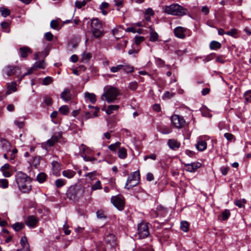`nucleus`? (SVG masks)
<instances>
[{
	"instance_id": "f8f14e48",
	"label": "nucleus",
	"mask_w": 251,
	"mask_h": 251,
	"mask_svg": "<svg viewBox=\"0 0 251 251\" xmlns=\"http://www.w3.org/2000/svg\"><path fill=\"white\" fill-rule=\"evenodd\" d=\"M39 222V219L33 215H30L27 217L25 223L29 227L34 228L36 227Z\"/></svg>"
},
{
	"instance_id": "f704fd0d",
	"label": "nucleus",
	"mask_w": 251,
	"mask_h": 251,
	"mask_svg": "<svg viewBox=\"0 0 251 251\" xmlns=\"http://www.w3.org/2000/svg\"><path fill=\"white\" fill-rule=\"evenodd\" d=\"M91 0H83L82 1L76 0L75 2V6L78 9L81 8L83 6H85L88 1Z\"/></svg>"
},
{
	"instance_id": "37998d69",
	"label": "nucleus",
	"mask_w": 251,
	"mask_h": 251,
	"mask_svg": "<svg viewBox=\"0 0 251 251\" xmlns=\"http://www.w3.org/2000/svg\"><path fill=\"white\" fill-rule=\"evenodd\" d=\"M82 157L85 161H90L92 163H94L96 160V158L94 157H91L89 156H87L86 154H83L82 155Z\"/></svg>"
},
{
	"instance_id": "79ce46f5",
	"label": "nucleus",
	"mask_w": 251,
	"mask_h": 251,
	"mask_svg": "<svg viewBox=\"0 0 251 251\" xmlns=\"http://www.w3.org/2000/svg\"><path fill=\"white\" fill-rule=\"evenodd\" d=\"M123 67L122 70L127 73H131L133 71V67L129 65H123Z\"/></svg>"
},
{
	"instance_id": "0eeeda50",
	"label": "nucleus",
	"mask_w": 251,
	"mask_h": 251,
	"mask_svg": "<svg viewBox=\"0 0 251 251\" xmlns=\"http://www.w3.org/2000/svg\"><path fill=\"white\" fill-rule=\"evenodd\" d=\"M110 201L113 205L119 210L122 211L124 210L125 206V200L123 196L118 195L112 196Z\"/></svg>"
},
{
	"instance_id": "de8ad7c7",
	"label": "nucleus",
	"mask_w": 251,
	"mask_h": 251,
	"mask_svg": "<svg viewBox=\"0 0 251 251\" xmlns=\"http://www.w3.org/2000/svg\"><path fill=\"white\" fill-rule=\"evenodd\" d=\"M0 11L1 12V15L4 17H7L10 14V11L9 9L3 7L0 8Z\"/></svg>"
},
{
	"instance_id": "ddd939ff",
	"label": "nucleus",
	"mask_w": 251,
	"mask_h": 251,
	"mask_svg": "<svg viewBox=\"0 0 251 251\" xmlns=\"http://www.w3.org/2000/svg\"><path fill=\"white\" fill-rule=\"evenodd\" d=\"M187 29L182 26H177L174 29V33L176 37L180 39H184L186 37Z\"/></svg>"
},
{
	"instance_id": "680f3d73",
	"label": "nucleus",
	"mask_w": 251,
	"mask_h": 251,
	"mask_svg": "<svg viewBox=\"0 0 251 251\" xmlns=\"http://www.w3.org/2000/svg\"><path fill=\"white\" fill-rule=\"evenodd\" d=\"M229 168L228 167H222L220 168V171L222 174V175L225 176L226 175L228 171H229Z\"/></svg>"
},
{
	"instance_id": "aec40b11",
	"label": "nucleus",
	"mask_w": 251,
	"mask_h": 251,
	"mask_svg": "<svg viewBox=\"0 0 251 251\" xmlns=\"http://www.w3.org/2000/svg\"><path fill=\"white\" fill-rule=\"evenodd\" d=\"M149 33L150 35V40L151 42H155L158 40L159 35L151 26L149 27Z\"/></svg>"
},
{
	"instance_id": "774afa93",
	"label": "nucleus",
	"mask_w": 251,
	"mask_h": 251,
	"mask_svg": "<svg viewBox=\"0 0 251 251\" xmlns=\"http://www.w3.org/2000/svg\"><path fill=\"white\" fill-rule=\"evenodd\" d=\"M201 11L204 15H207L209 12V9L206 6H204L201 8Z\"/></svg>"
},
{
	"instance_id": "393cba45",
	"label": "nucleus",
	"mask_w": 251,
	"mask_h": 251,
	"mask_svg": "<svg viewBox=\"0 0 251 251\" xmlns=\"http://www.w3.org/2000/svg\"><path fill=\"white\" fill-rule=\"evenodd\" d=\"M47 175L43 172L40 173L36 177V180L40 183H43L47 179Z\"/></svg>"
},
{
	"instance_id": "58836bf2",
	"label": "nucleus",
	"mask_w": 251,
	"mask_h": 251,
	"mask_svg": "<svg viewBox=\"0 0 251 251\" xmlns=\"http://www.w3.org/2000/svg\"><path fill=\"white\" fill-rule=\"evenodd\" d=\"M46 67L45 63L44 60H42V61H40L39 62H36L33 66V68H35V69L37 68H41V69H45Z\"/></svg>"
},
{
	"instance_id": "a211bd4d",
	"label": "nucleus",
	"mask_w": 251,
	"mask_h": 251,
	"mask_svg": "<svg viewBox=\"0 0 251 251\" xmlns=\"http://www.w3.org/2000/svg\"><path fill=\"white\" fill-rule=\"evenodd\" d=\"M60 98L65 101H70L72 99L70 89L66 88L60 94Z\"/></svg>"
},
{
	"instance_id": "2eb2a0df",
	"label": "nucleus",
	"mask_w": 251,
	"mask_h": 251,
	"mask_svg": "<svg viewBox=\"0 0 251 251\" xmlns=\"http://www.w3.org/2000/svg\"><path fill=\"white\" fill-rule=\"evenodd\" d=\"M168 212V210L166 208L162 206H158L156 208V210L152 211L151 212V214L152 215H155V216L157 217L159 215H160L161 216L164 217L166 213Z\"/></svg>"
},
{
	"instance_id": "6e6d98bb",
	"label": "nucleus",
	"mask_w": 251,
	"mask_h": 251,
	"mask_svg": "<svg viewBox=\"0 0 251 251\" xmlns=\"http://www.w3.org/2000/svg\"><path fill=\"white\" fill-rule=\"evenodd\" d=\"M134 39L135 43L137 45H139L144 40V37L140 36H136Z\"/></svg>"
},
{
	"instance_id": "49530a36",
	"label": "nucleus",
	"mask_w": 251,
	"mask_h": 251,
	"mask_svg": "<svg viewBox=\"0 0 251 251\" xmlns=\"http://www.w3.org/2000/svg\"><path fill=\"white\" fill-rule=\"evenodd\" d=\"M101 182L100 180L97 181L95 184H94L92 187L91 189L93 191H95L98 189H101Z\"/></svg>"
},
{
	"instance_id": "c756f323",
	"label": "nucleus",
	"mask_w": 251,
	"mask_h": 251,
	"mask_svg": "<svg viewBox=\"0 0 251 251\" xmlns=\"http://www.w3.org/2000/svg\"><path fill=\"white\" fill-rule=\"evenodd\" d=\"M25 227V225L21 223H16L12 225V227L16 231H19Z\"/></svg>"
},
{
	"instance_id": "4be33fe9",
	"label": "nucleus",
	"mask_w": 251,
	"mask_h": 251,
	"mask_svg": "<svg viewBox=\"0 0 251 251\" xmlns=\"http://www.w3.org/2000/svg\"><path fill=\"white\" fill-rule=\"evenodd\" d=\"M117 155L120 159H125L127 156L126 149L124 147H120L118 151Z\"/></svg>"
},
{
	"instance_id": "c9c22d12",
	"label": "nucleus",
	"mask_w": 251,
	"mask_h": 251,
	"mask_svg": "<svg viewBox=\"0 0 251 251\" xmlns=\"http://www.w3.org/2000/svg\"><path fill=\"white\" fill-rule=\"evenodd\" d=\"M20 244L22 248H27L29 249V246L27 242V238L25 236H23L21 238L20 240Z\"/></svg>"
},
{
	"instance_id": "a18cd8bd",
	"label": "nucleus",
	"mask_w": 251,
	"mask_h": 251,
	"mask_svg": "<svg viewBox=\"0 0 251 251\" xmlns=\"http://www.w3.org/2000/svg\"><path fill=\"white\" fill-rule=\"evenodd\" d=\"M244 97L247 102L251 101V90L246 91L244 94Z\"/></svg>"
},
{
	"instance_id": "2f4dec72",
	"label": "nucleus",
	"mask_w": 251,
	"mask_h": 251,
	"mask_svg": "<svg viewBox=\"0 0 251 251\" xmlns=\"http://www.w3.org/2000/svg\"><path fill=\"white\" fill-rule=\"evenodd\" d=\"M79 150H80V155L82 157V155L83 154H88L90 150L88 148H87L86 146H85L83 144H81L80 146L79 147Z\"/></svg>"
},
{
	"instance_id": "423d86ee",
	"label": "nucleus",
	"mask_w": 251,
	"mask_h": 251,
	"mask_svg": "<svg viewBox=\"0 0 251 251\" xmlns=\"http://www.w3.org/2000/svg\"><path fill=\"white\" fill-rule=\"evenodd\" d=\"M140 173L139 171H136L131 173L128 176L126 181L125 187L127 189L136 186L139 183Z\"/></svg>"
},
{
	"instance_id": "ea45409f",
	"label": "nucleus",
	"mask_w": 251,
	"mask_h": 251,
	"mask_svg": "<svg viewBox=\"0 0 251 251\" xmlns=\"http://www.w3.org/2000/svg\"><path fill=\"white\" fill-rule=\"evenodd\" d=\"M246 202V201L245 199L237 200L234 201V204L239 208L244 207Z\"/></svg>"
},
{
	"instance_id": "cd10ccee",
	"label": "nucleus",
	"mask_w": 251,
	"mask_h": 251,
	"mask_svg": "<svg viewBox=\"0 0 251 251\" xmlns=\"http://www.w3.org/2000/svg\"><path fill=\"white\" fill-rule=\"evenodd\" d=\"M91 57H92V54L90 53L83 52L81 54V61L83 62H88L90 60Z\"/></svg>"
},
{
	"instance_id": "338daca9",
	"label": "nucleus",
	"mask_w": 251,
	"mask_h": 251,
	"mask_svg": "<svg viewBox=\"0 0 251 251\" xmlns=\"http://www.w3.org/2000/svg\"><path fill=\"white\" fill-rule=\"evenodd\" d=\"M145 14L150 16H153L154 13L151 8H149L146 10Z\"/></svg>"
},
{
	"instance_id": "dca6fc26",
	"label": "nucleus",
	"mask_w": 251,
	"mask_h": 251,
	"mask_svg": "<svg viewBox=\"0 0 251 251\" xmlns=\"http://www.w3.org/2000/svg\"><path fill=\"white\" fill-rule=\"evenodd\" d=\"M201 164L199 162H193L191 164H187L185 165L186 170L190 172H194L195 171L201 168Z\"/></svg>"
},
{
	"instance_id": "f3484780",
	"label": "nucleus",
	"mask_w": 251,
	"mask_h": 251,
	"mask_svg": "<svg viewBox=\"0 0 251 251\" xmlns=\"http://www.w3.org/2000/svg\"><path fill=\"white\" fill-rule=\"evenodd\" d=\"M19 53L22 58H26L29 54L32 53V50L28 47L24 46L19 49Z\"/></svg>"
},
{
	"instance_id": "c03bdc74",
	"label": "nucleus",
	"mask_w": 251,
	"mask_h": 251,
	"mask_svg": "<svg viewBox=\"0 0 251 251\" xmlns=\"http://www.w3.org/2000/svg\"><path fill=\"white\" fill-rule=\"evenodd\" d=\"M237 30L236 28H232L230 30L226 32V34L231 36L234 38H237Z\"/></svg>"
},
{
	"instance_id": "5701e85b",
	"label": "nucleus",
	"mask_w": 251,
	"mask_h": 251,
	"mask_svg": "<svg viewBox=\"0 0 251 251\" xmlns=\"http://www.w3.org/2000/svg\"><path fill=\"white\" fill-rule=\"evenodd\" d=\"M196 148L200 151H203L206 149L207 143L205 141L200 140L195 145Z\"/></svg>"
},
{
	"instance_id": "7ed1b4c3",
	"label": "nucleus",
	"mask_w": 251,
	"mask_h": 251,
	"mask_svg": "<svg viewBox=\"0 0 251 251\" xmlns=\"http://www.w3.org/2000/svg\"><path fill=\"white\" fill-rule=\"evenodd\" d=\"M164 12L169 15L183 16L188 13V10L177 3L166 5L163 8Z\"/></svg>"
},
{
	"instance_id": "bf43d9fd",
	"label": "nucleus",
	"mask_w": 251,
	"mask_h": 251,
	"mask_svg": "<svg viewBox=\"0 0 251 251\" xmlns=\"http://www.w3.org/2000/svg\"><path fill=\"white\" fill-rule=\"evenodd\" d=\"M50 25L51 28L56 29L58 26V23L56 20H52L50 22Z\"/></svg>"
},
{
	"instance_id": "bb28decb",
	"label": "nucleus",
	"mask_w": 251,
	"mask_h": 251,
	"mask_svg": "<svg viewBox=\"0 0 251 251\" xmlns=\"http://www.w3.org/2000/svg\"><path fill=\"white\" fill-rule=\"evenodd\" d=\"M119 108L118 105H110L108 106L106 110V113L107 115H110L113 113L114 111H116Z\"/></svg>"
},
{
	"instance_id": "3c124183",
	"label": "nucleus",
	"mask_w": 251,
	"mask_h": 251,
	"mask_svg": "<svg viewBox=\"0 0 251 251\" xmlns=\"http://www.w3.org/2000/svg\"><path fill=\"white\" fill-rule=\"evenodd\" d=\"M138 87V83L134 81L131 82L129 84L128 88L132 91H135Z\"/></svg>"
},
{
	"instance_id": "f03ea898",
	"label": "nucleus",
	"mask_w": 251,
	"mask_h": 251,
	"mask_svg": "<svg viewBox=\"0 0 251 251\" xmlns=\"http://www.w3.org/2000/svg\"><path fill=\"white\" fill-rule=\"evenodd\" d=\"M85 22H87V24H90L91 30L95 38H100L104 35V31L102 28V24L98 18H94L91 22L88 19L85 18L83 20V24Z\"/></svg>"
},
{
	"instance_id": "473e14b6",
	"label": "nucleus",
	"mask_w": 251,
	"mask_h": 251,
	"mask_svg": "<svg viewBox=\"0 0 251 251\" xmlns=\"http://www.w3.org/2000/svg\"><path fill=\"white\" fill-rule=\"evenodd\" d=\"M180 228L184 232H187L189 229V224L186 221H182L180 224Z\"/></svg>"
},
{
	"instance_id": "9d476101",
	"label": "nucleus",
	"mask_w": 251,
	"mask_h": 251,
	"mask_svg": "<svg viewBox=\"0 0 251 251\" xmlns=\"http://www.w3.org/2000/svg\"><path fill=\"white\" fill-rule=\"evenodd\" d=\"M62 138V132L60 131L57 135H52L50 139L48 140L46 142V145L50 147H53L56 143H57L60 139Z\"/></svg>"
},
{
	"instance_id": "603ef678",
	"label": "nucleus",
	"mask_w": 251,
	"mask_h": 251,
	"mask_svg": "<svg viewBox=\"0 0 251 251\" xmlns=\"http://www.w3.org/2000/svg\"><path fill=\"white\" fill-rule=\"evenodd\" d=\"M0 186L3 188H6L8 186V181L6 179H1L0 180Z\"/></svg>"
},
{
	"instance_id": "20e7f679",
	"label": "nucleus",
	"mask_w": 251,
	"mask_h": 251,
	"mask_svg": "<svg viewBox=\"0 0 251 251\" xmlns=\"http://www.w3.org/2000/svg\"><path fill=\"white\" fill-rule=\"evenodd\" d=\"M84 187L80 185L71 186L67 190L66 195L67 197L74 201L78 200L83 196Z\"/></svg>"
},
{
	"instance_id": "e433bc0d",
	"label": "nucleus",
	"mask_w": 251,
	"mask_h": 251,
	"mask_svg": "<svg viewBox=\"0 0 251 251\" xmlns=\"http://www.w3.org/2000/svg\"><path fill=\"white\" fill-rule=\"evenodd\" d=\"M16 83L12 82L11 84L8 87V90L6 92V94H10L11 92H15L16 91Z\"/></svg>"
},
{
	"instance_id": "09e8293b",
	"label": "nucleus",
	"mask_w": 251,
	"mask_h": 251,
	"mask_svg": "<svg viewBox=\"0 0 251 251\" xmlns=\"http://www.w3.org/2000/svg\"><path fill=\"white\" fill-rule=\"evenodd\" d=\"M53 81V78L50 76H47L43 80V84L44 85H48Z\"/></svg>"
},
{
	"instance_id": "6e6552de",
	"label": "nucleus",
	"mask_w": 251,
	"mask_h": 251,
	"mask_svg": "<svg viewBox=\"0 0 251 251\" xmlns=\"http://www.w3.org/2000/svg\"><path fill=\"white\" fill-rule=\"evenodd\" d=\"M171 121L174 127L178 129L183 127L186 124L184 118L178 115H172L171 117Z\"/></svg>"
},
{
	"instance_id": "412c9836",
	"label": "nucleus",
	"mask_w": 251,
	"mask_h": 251,
	"mask_svg": "<svg viewBox=\"0 0 251 251\" xmlns=\"http://www.w3.org/2000/svg\"><path fill=\"white\" fill-rule=\"evenodd\" d=\"M168 144L169 147L173 150H176L180 147V143L175 139H169Z\"/></svg>"
},
{
	"instance_id": "39448f33",
	"label": "nucleus",
	"mask_w": 251,
	"mask_h": 251,
	"mask_svg": "<svg viewBox=\"0 0 251 251\" xmlns=\"http://www.w3.org/2000/svg\"><path fill=\"white\" fill-rule=\"evenodd\" d=\"M119 95V92L117 88L114 87H110L107 90L106 92L101 96V99L103 100V97H104L107 102L110 103L116 100Z\"/></svg>"
},
{
	"instance_id": "72a5a7b5",
	"label": "nucleus",
	"mask_w": 251,
	"mask_h": 251,
	"mask_svg": "<svg viewBox=\"0 0 251 251\" xmlns=\"http://www.w3.org/2000/svg\"><path fill=\"white\" fill-rule=\"evenodd\" d=\"M66 183V181L63 179H57L55 181V184L57 188H61Z\"/></svg>"
},
{
	"instance_id": "f257e3e1",
	"label": "nucleus",
	"mask_w": 251,
	"mask_h": 251,
	"mask_svg": "<svg viewBox=\"0 0 251 251\" xmlns=\"http://www.w3.org/2000/svg\"><path fill=\"white\" fill-rule=\"evenodd\" d=\"M16 182L19 189L24 193H28L31 190V179L22 172H18L15 176Z\"/></svg>"
},
{
	"instance_id": "0e129e2a",
	"label": "nucleus",
	"mask_w": 251,
	"mask_h": 251,
	"mask_svg": "<svg viewBox=\"0 0 251 251\" xmlns=\"http://www.w3.org/2000/svg\"><path fill=\"white\" fill-rule=\"evenodd\" d=\"M14 124L16 125L19 128H22L25 126V122H19L18 121H15Z\"/></svg>"
},
{
	"instance_id": "864d4df0",
	"label": "nucleus",
	"mask_w": 251,
	"mask_h": 251,
	"mask_svg": "<svg viewBox=\"0 0 251 251\" xmlns=\"http://www.w3.org/2000/svg\"><path fill=\"white\" fill-rule=\"evenodd\" d=\"M224 137L229 141H232L235 140L234 136L230 133H226L224 134Z\"/></svg>"
},
{
	"instance_id": "052dcab7",
	"label": "nucleus",
	"mask_w": 251,
	"mask_h": 251,
	"mask_svg": "<svg viewBox=\"0 0 251 251\" xmlns=\"http://www.w3.org/2000/svg\"><path fill=\"white\" fill-rule=\"evenodd\" d=\"M88 107L90 109H91V108L95 109V111L93 113V115H94V117H97L98 112L100 110L99 108L97 106H92V105H90L88 106Z\"/></svg>"
},
{
	"instance_id": "8fccbe9b",
	"label": "nucleus",
	"mask_w": 251,
	"mask_h": 251,
	"mask_svg": "<svg viewBox=\"0 0 251 251\" xmlns=\"http://www.w3.org/2000/svg\"><path fill=\"white\" fill-rule=\"evenodd\" d=\"M45 39L48 41H51L53 40V35L50 32H46L45 34Z\"/></svg>"
},
{
	"instance_id": "a19ab883",
	"label": "nucleus",
	"mask_w": 251,
	"mask_h": 251,
	"mask_svg": "<svg viewBox=\"0 0 251 251\" xmlns=\"http://www.w3.org/2000/svg\"><path fill=\"white\" fill-rule=\"evenodd\" d=\"M59 111L63 115H67L69 112V108L68 106L64 105L59 108Z\"/></svg>"
},
{
	"instance_id": "c85d7f7f",
	"label": "nucleus",
	"mask_w": 251,
	"mask_h": 251,
	"mask_svg": "<svg viewBox=\"0 0 251 251\" xmlns=\"http://www.w3.org/2000/svg\"><path fill=\"white\" fill-rule=\"evenodd\" d=\"M209 47L211 50H217L221 48V44L217 41H212L210 43Z\"/></svg>"
},
{
	"instance_id": "4d7b16f0",
	"label": "nucleus",
	"mask_w": 251,
	"mask_h": 251,
	"mask_svg": "<svg viewBox=\"0 0 251 251\" xmlns=\"http://www.w3.org/2000/svg\"><path fill=\"white\" fill-rule=\"evenodd\" d=\"M97 217L99 219H106V216L105 215L104 212L102 210H99L97 212Z\"/></svg>"
},
{
	"instance_id": "b1692460",
	"label": "nucleus",
	"mask_w": 251,
	"mask_h": 251,
	"mask_svg": "<svg viewBox=\"0 0 251 251\" xmlns=\"http://www.w3.org/2000/svg\"><path fill=\"white\" fill-rule=\"evenodd\" d=\"M76 174L75 171L72 170H66L62 172V175L67 178L70 179L73 178Z\"/></svg>"
},
{
	"instance_id": "5fc2aeb1",
	"label": "nucleus",
	"mask_w": 251,
	"mask_h": 251,
	"mask_svg": "<svg viewBox=\"0 0 251 251\" xmlns=\"http://www.w3.org/2000/svg\"><path fill=\"white\" fill-rule=\"evenodd\" d=\"M123 65H118L115 67H112L110 68V71L112 73H116L118 71L122 70Z\"/></svg>"
},
{
	"instance_id": "13d9d810",
	"label": "nucleus",
	"mask_w": 251,
	"mask_h": 251,
	"mask_svg": "<svg viewBox=\"0 0 251 251\" xmlns=\"http://www.w3.org/2000/svg\"><path fill=\"white\" fill-rule=\"evenodd\" d=\"M148 159L155 160L156 159V155L154 153H151L148 155H145L144 157V160H147Z\"/></svg>"
},
{
	"instance_id": "4c0bfd02",
	"label": "nucleus",
	"mask_w": 251,
	"mask_h": 251,
	"mask_svg": "<svg viewBox=\"0 0 251 251\" xmlns=\"http://www.w3.org/2000/svg\"><path fill=\"white\" fill-rule=\"evenodd\" d=\"M230 215V213L229 210L225 209L221 214L222 220L226 221L228 219Z\"/></svg>"
},
{
	"instance_id": "7c9ffc66",
	"label": "nucleus",
	"mask_w": 251,
	"mask_h": 251,
	"mask_svg": "<svg viewBox=\"0 0 251 251\" xmlns=\"http://www.w3.org/2000/svg\"><path fill=\"white\" fill-rule=\"evenodd\" d=\"M121 143L117 142L114 144H111L108 146V148L112 151H115L117 149L120 148Z\"/></svg>"
},
{
	"instance_id": "6ab92c4d",
	"label": "nucleus",
	"mask_w": 251,
	"mask_h": 251,
	"mask_svg": "<svg viewBox=\"0 0 251 251\" xmlns=\"http://www.w3.org/2000/svg\"><path fill=\"white\" fill-rule=\"evenodd\" d=\"M53 174L56 176L59 174V171L61 170V166L59 163L56 161H53L51 162Z\"/></svg>"
},
{
	"instance_id": "a878e982",
	"label": "nucleus",
	"mask_w": 251,
	"mask_h": 251,
	"mask_svg": "<svg viewBox=\"0 0 251 251\" xmlns=\"http://www.w3.org/2000/svg\"><path fill=\"white\" fill-rule=\"evenodd\" d=\"M85 97L87 98L92 103H95L96 101V96L94 93L86 92L85 93Z\"/></svg>"
},
{
	"instance_id": "9b49d317",
	"label": "nucleus",
	"mask_w": 251,
	"mask_h": 251,
	"mask_svg": "<svg viewBox=\"0 0 251 251\" xmlns=\"http://www.w3.org/2000/svg\"><path fill=\"white\" fill-rule=\"evenodd\" d=\"M3 71L8 76L18 74L20 72L19 67L14 66H7L4 68Z\"/></svg>"
},
{
	"instance_id": "e2e57ef3",
	"label": "nucleus",
	"mask_w": 251,
	"mask_h": 251,
	"mask_svg": "<svg viewBox=\"0 0 251 251\" xmlns=\"http://www.w3.org/2000/svg\"><path fill=\"white\" fill-rule=\"evenodd\" d=\"M44 102L47 105H50L52 103V100L50 97H47L45 98Z\"/></svg>"
},
{
	"instance_id": "1a4fd4ad",
	"label": "nucleus",
	"mask_w": 251,
	"mask_h": 251,
	"mask_svg": "<svg viewBox=\"0 0 251 251\" xmlns=\"http://www.w3.org/2000/svg\"><path fill=\"white\" fill-rule=\"evenodd\" d=\"M137 234L138 238L143 239L147 237L149 234V227L147 223H141L138 225Z\"/></svg>"
},
{
	"instance_id": "69168bd1",
	"label": "nucleus",
	"mask_w": 251,
	"mask_h": 251,
	"mask_svg": "<svg viewBox=\"0 0 251 251\" xmlns=\"http://www.w3.org/2000/svg\"><path fill=\"white\" fill-rule=\"evenodd\" d=\"M174 93H171L169 91L166 92L163 96V98L170 99L174 96Z\"/></svg>"
},
{
	"instance_id": "4468645a",
	"label": "nucleus",
	"mask_w": 251,
	"mask_h": 251,
	"mask_svg": "<svg viewBox=\"0 0 251 251\" xmlns=\"http://www.w3.org/2000/svg\"><path fill=\"white\" fill-rule=\"evenodd\" d=\"M105 241L106 245L111 247H115L117 245L116 238L113 233L108 234L105 238Z\"/></svg>"
}]
</instances>
